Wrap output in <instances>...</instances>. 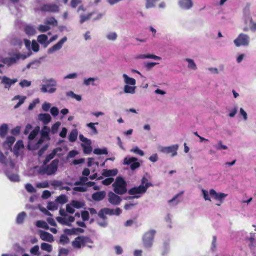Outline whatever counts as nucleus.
Segmentation results:
<instances>
[{"instance_id":"f257e3e1","label":"nucleus","mask_w":256,"mask_h":256,"mask_svg":"<svg viewBox=\"0 0 256 256\" xmlns=\"http://www.w3.org/2000/svg\"><path fill=\"white\" fill-rule=\"evenodd\" d=\"M93 241L88 236H80L74 239L72 242L73 247L75 248L80 249L82 247L88 246L89 248H93L92 244Z\"/></svg>"},{"instance_id":"f03ea898","label":"nucleus","mask_w":256,"mask_h":256,"mask_svg":"<svg viewBox=\"0 0 256 256\" xmlns=\"http://www.w3.org/2000/svg\"><path fill=\"white\" fill-rule=\"evenodd\" d=\"M114 192L118 195H124L128 192L127 184L122 177H118L112 184Z\"/></svg>"},{"instance_id":"7ed1b4c3","label":"nucleus","mask_w":256,"mask_h":256,"mask_svg":"<svg viewBox=\"0 0 256 256\" xmlns=\"http://www.w3.org/2000/svg\"><path fill=\"white\" fill-rule=\"evenodd\" d=\"M156 232L154 230L146 232L143 236L142 241L144 246L146 248H150L153 244Z\"/></svg>"},{"instance_id":"20e7f679","label":"nucleus","mask_w":256,"mask_h":256,"mask_svg":"<svg viewBox=\"0 0 256 256\" xmlns=\"http://www.w3.org/2000/svg\"><path fill=\"white\" fill-rule=\"evenodd\" d=\"M60 163L58 159H56L54 160L50 164L47 166L44 169V171L46 174L48 176H52L58 170V166Z\"/></svg>"},{"instance_id":"39448f33","label":"nucleus","mask_w":256,"mask_h":256,"mask_svg":"<svg viewBox=\"0 0 256 256\" xmlns=\"http://www.w3.org/2000/svg\"><path fill=\"white\" fill-rule=\"evenodd\" d=\"M26 58V56H22L20 54H16L12 57L4 58V63L8 66H10L16 64L20 58L25 60Z\"/></svg>"},{"instance_id":"423d86ee","label":"nucleus","mask_w":256,"mask_h":256,"mask_svg":"<svg viewBox=\"0 0 256 256\" xmlns=\"http://www.w3.org/2000/svg\"><path fill=\"white\" fill-rule=\"evenodd\" d=\"M234 42L238 47L241 46H247L249 44V37L246 34H242L234 40Z\"/></svg>"},{"instance_id":"0eeeda50","label":"nucleus","mask_w":256,"mask_h":256,"mask_svg":"<svg viewBox=\"0 0 256 256\" xmlns=\"http://www.w3.org/2000/svg\"><path fill=\"white\" fill-rule=\"evenodd\" d=\"M40 10L42 12L56 13L60 12V9L56 4H46L41 7Z\"/></svg>"},{"instance_id":"6e6552de","label":"nucleus","mask_w":256,"mask_h":256,"mask_svg":"<svg viewBox=\"0 0 256 256\" xmlns=\"http://www.w3.org/2000/svg\"><path fill=\"white\" fill-rule=\"evenodd\" d=\"M246 240L249 242V247L252 254L256 256V234L250 233V238H247Z\"/></svg>"},{"instance_id":"1a4fd4ad","label":"nucleus","mask_w":256,"mask_h":256,"mask_svg":"<svg viewBox=\"0 0 256 256\" xmlns=\"http://www.w3.org/2000/svg\"><path fill=\"white\" fill-rule=\"evenodd\" d=\"M116 194L112 192L108 194V202L114 206L119 205L122 201L121 198Z\"/></svg>"},{"instance_id":"9d476101","label":"nucleus","mask_w":256,"mask_h":256,"mask_svg":"<svg viewBox=\"0 0 256 256\" xmlns=\"http://www.w3.org/2000/svg\"><path fill=\"white\" fill-rule=\"evenodd\" d=\"M146 193L144 186L140 185L139 186H135L128 190V194L131 196H138L137 194H143Z\"/></svg>"},{"instance_id":"9b49d317","label":"nucleus","mask_w":256,"mask_h":256,"mask_svg":"<svg viewBox=\"0 0 256 256\" xmlns=\"http://www.w3.org/2000/svg\"><path fill=\"white\" fill-rule=\"evenodd\" d=\"M2 79V84L4 86V88L8 90H10L11 86L18 82V80L16 78L12 80L6 76H4Z\"/></svg>"},{"instance_id":"f8f14e48","label":"nucleus","mask_w":256,"mask_h":256,"mask_svg":"<svg viewBox=\"0 0 256 256\" xmlns=\"http://www.w3.org/2000/svg\"><path fill=\"white\" fill-rule=\"evenodd\" d=\"M68 39L66 37H64L62 38L58 43L54 44L48 50V53L52 54L53 52L60 50L62 48L64 43Z\"/></svg>"},{"instance_id":"ddd939ff","label":"nucleus","mask_w":256,"mask_h":256,"mask_svg":"<svg viewBox=\"0 0 256 256\" xmlns=\"http://www.w3.org/2000/svg\"><path fill=\"white\" fill-rule=\"evenodd\" d=\"M210 194L211 196H214V199L220 202L221 203L224 202V198L228 196V194L224 193H217L214 189H212L210 190Z\"/></svg>"},{"instance_id":"4468645a","label":"nucleus","mask_w":256,"mask_h":256,"mask_svg":"<svg viewBox=\"0 0 256 256\" xmlns=\"http://www.w3.org/2000/svg\"><path fill=\"white\" fill-rule=\"evenodd\" d=\"M40 238L44 241L50 243L54 241L53 236L48 232L41 230L40 231Z\"/></svg>"},{"instance_id":"2eb2a0df","label":"nucleus","mask_w":256,"mask_h":256,"mask_svg":"<svg viewBox=\"0 0 256 256\" xmlns=\"http://www.w3.org/2000/svg\"><path fill=\"white\" fill-rule=\"evenodd\" d=\"M178 146H173L169 147L163 148L162 150V152L166 154H172V157L177 155L178 152Z\"/></svg>"},{"instance_id":"dca6fc26","label":"nucleus","mask_w":256,"mask_h":256,"mask_svg":"<svg viewBox=\"0 0 256 256\" xmlns=\"http://www.w3.org/2000/svg\"><path fill=\"white\" fill-rule=\"evenodd\" d=\"M178 4L180 7L184 10H190L194 5L192 0H180Z\"/></svg>"},{"instance_id":"f3484780","label":"nucleus","mask_w":256,"mask_h":256,"mask_svg":"<svg viewBox=\"0 0 256 256\" xmlns=\"http://www.w3.org/2000/svg\"><path fill=\"white\" fill-rule=\"evenodd\" d=\"M61 151H62V148H58L54 149L51 154L46 156V159L44 162V164L46 165V164H48L55 157V156L58 152Z\"/></svg>"},{"instance_id":"a211bd4d","label":"nucleus","mask_w":256,"mask_h":256,"mask_svg":"<svg viewBox=\"0 0 256 256\" xmlns=\"http://www.w3.org/2000/svg\"><path fill=\"white\" fill-rule=\"evenodd\" d=\"M106 194L104 191L96 192L92 194V198L96 202L102 200L106 196Z\"/></svg>"},{"instance_id":"6ab92c4d","label":"nucleus","mask_w":256,"mask_h":256,"mask_svg":"<svg viewBox=\"0 0 256 256\" xmlns=\"http://www.w3.org/2000/svg\"><path fill=\"white\" fill-rule=\"evenodd\" d=\"M38 118L44 125L48 124L52 120V117L48 114H40Z\"/></svg>"},{"instance_id":"aec40b11","label":"nucleus","mask_w":256,"mask_h":256,"mask_svg":"<svg viewBox=\"0 0 256 256\" xmlns=\"http://www.w3.org/2000/svg\"><path fill=\"white\" fill-rule=\"evenodd\" d=\"M48 36L46 34H41L38 37V42L42 45L44 46V48L48 46L47 45L48 42Z\"/></svg>"},{"instance_id":"412c9836","label":"nucleus","mask_w":256,"mask_h":256,"mask_svg":"<svg viewBox=\"0 0 256 256\" xmlns=\"http://www.w3.org/2000/svg\"><path fill=\"white\" fill-rule=\"evenodd\" d=\"M137 58L139 59L150 58L154 59V60H162V58L154 54H141L138 56Z\"/></svg>"},{"instance_id":"4be33fe9","label":"nucleus","mask_w":256,"mask_h":256,"mask_svg":"<svg viewBox=\"0 0 256 256\" xmlns=\"http://www.w3.org/2000/svg\"><path fill=\"white\" fill-rule=\"evenodd\" d=\"M118 174L117 169H114L111 170H104L103 175L106 177L114 176Z\"/></svg>"},{"instance_id":"5701e85b","label":"nucleus","mask_w":256,"mask_h":256,"mask_svg":"<svg viewBox=\"0 0 256 256\" xmlns=\"http://www.w3.org/2000/svg\"><path fill=\"white\" fill-rule=\"evenodd\" d=\"M123 77L124 79V82H126V84H127V85H130V86H134L136 85V80L134 78H130L126 74H124L123 75Z\"/></svg>"},{"instance_id":"b1692460","label":"nucleus","mask_w":256,"mask_h":256,"mask_svg":"<svg viewBox=\"0 0 256 256\" xmlns=\"http://www.w3.org/2000/svg\"><path fill=\"white\" fill-rule=\"evenodd\" d=\"M45 24L48 26H56L58 25V22L54 17H50L46 19Z\"/></svg>"},{"instance_id":"393cba45","label":"nucleus","mask_w":256,"mask_h":256,"mask_svg":"<svg viewBox=\"0 0 256 256\" xmlns=\"http://www.w3.org/2000/svg\"><path fill=\"white\" fill-rule=\"evenodd\" d=\"M8 132V126L6 124H2L0 128V136L2 138H4Z\"/></svg>"},{"instance_id":"a878e982","label":"nucleus","mask_w":256,"mask_h":256,"mask_svg":"<svg viewBox=\"0 0 256 256\" xmlns=\"http://www.w3.org/2000/svg\"><path fill=\"white\" fill-rule=\"evenodd\" d=\"M36 226L38 228H42L46 230H48L50 229L48 224L43 220H38L36 222Z\"/></svg>"},{"instance_id":"bb28decb","label":"nucleus","mask_w":256,"mask_h":256,"mask_svg":"<svg viewBox=\"0 0 256 256\" xmlns=\"http://www.w3.org/2000/svg\"><path fill=\"white\" fill-rule=\"evenodd\" d=\"M6 175L8 178L12 181L14 182H18L20 181V176L17 174L6 173Z\"/></svg>"},{"instance_id":"cd10ccee","label":"nucleus","mask_w":256,"mask_h":256,"mask_svg":"<svg viewBox=\"0 0 256 256\" xmlns=\"http://www.w3.org/2000/svg\"><path fill=\"white\" fill-rule=\"evenodd\" d=\"M71 206L74 208L78 209L85 206V204L84 202L78 200H72L71 202Z\"/></svg>"},{"instance_id":"c85d7f7f","label":"nucleus","mask_w":256,"mask_h":256,"mask_svg":"<svg viewBox=\"0 0 256 256\" xmlns=\"http://www.w3.org/2000/svg\"><path fill=\"white\" fill-rule=\"evenodd\" d=\"M26 216V213L24 212L19 214L16 218V222L18 224H22L24 222Z\"/></svg>"},{"instance_id":"c756f323","label":"nucleus","mask_w":256,"mask_h":256,"mask_svg":"<svg viewBox=\"0 0 256 256\" xmlns=\"http://www.w3.org/2000/svg\"><path fill=\"white\" fill-rule=\"evenodd\" d=\"M56 202L61 204H65L68 202V198L66 195H61L56 198Z\"/></svg>"},{"instance_id":"7c9ffc66","label":"nucleus","mask_w":256,"mask_h":256,"mask_svg":"<svg viewBox=\"0 0 256 256\" xmlns=\"http://www.w3.org/2000/svg\"><path fill=\"white\" fill-rule=\"evenodd\" d=\"M136 86H130L128 85H126L124 88V92L126 94H134L136 92Z\"/></svg>"},{"instance_id":"2f4dec72","label":"nucleus","mask_w":256,"mask_h":256,"mask_svg":"<svg viewBox=\"0 0 256 256\" xmlns=\"http://www.w3.org/2000/svg\"><path fill=\"white\" fill-rule=\"evenodd\" d=\"M41 249L42 250L46 251L48 252H51L52 250V246L50 244L42 243L41 244Z\"/></svg>"},{"instance_id":"473e14b6","label":"nucleus","mask_w":256,"mask_h":256,"mask_svg":"<svg viewBox=\"0 0 256 256\" xmlns=\"http://www.w3.org/2000/svg\"><path fill=\"white\" fill-rule=\"evenodd\" d=\"M78 134L77 131L73 130L72 132H70L68 136L69 140L72 142H75L78 138Z\"/></svg>"},{"instance_id":"72a5a7b5","label":"nucleus","mask_w":256,"mask_h":256,"mask_svg":"<svg viewBox=\"0 0 256 256\" xmlns=\"http://www.w3.org/2000/svg\"><path fill=\"white\" fill-rule=\"evenodd\" d=\"M26 34L29 36H33L36 33V30L32 26H28L25 28Z\"/></svg>"},{"instance_id":"f704fd0d","label":"nucleus","mask_w":256,"mask_h":256,"mask_svg":"<svg viewBox=\"0 0 256 256\" xmlns=\"http://www.w3.org/2000/svg\"><path fill=\"white\" fill-rule=\"evenodd\" d=\"M160 0H146V8H154L156 2Z\"/></svg>"},{"instance_id":"c9c22d12","label":"nucleus","mask_w":256,"mask_h":256,"mask_svg":"<svg viewBox=\"0 0 256 256\" xmlns=\"http://www.w3.org/2000/svg\"><path fill=\"white\" fill-rule=\"evenodd\" d=\"M81 146L84 149V152L85 154H91L92 148L91 146V145H86L84 144H82Z\"/></svg>"},{"instance_id":"e433bc0d","label":"nucleus","mask_w":256,"mask_h":256,"mask_svg":"<svg viewBox=\"0 0 256 256\" xmlns=\"http://www.w3.org/2000/svg\"><path fill=\"white\" fill-rule=\"evenodd\" d=\"M94 153L95 154L97 155H102V154H108V152L106 148H96L94 151Z\"/></svg>"},{"instance_id":"4c0bfd02","label":"nucleus","mask_w":256,"mask_h":256,"mask_svg":"<svg viewBox=\"0 0 256 256\" xmlns=\"http://www.w3.org/2000/svg\"><path fill=\"white\" fill-rule=\"evenodd\" d=\"M186 62L188 63V67L189 68H190L193 70H196L197 69V66L196 64L194 63V61L190 58H186Z\"/></svg>"},{"instance_id":"58836bf2","label":"nucleus","mask_w":256,"mask_h":256,"mask_svg":"<svg viewBox=\"0 0 256 256\" xmlns=\"http://www.w3.org/2000/svg\"><path fill=\"white\" fill-rule=\"evenodd\" d=\"M38 30L41 32H46L50 30V28L48 25H40L38 28Z\"/></svg>"},{"instance_id":"ea45409f","label":"nucleus","mask_w":256,"mask_h":256,"mask_svg":"<svg viewBox=\"0 0 256 256\" xmlns=\"http://www.w3.org/2000/svg\"><path fill=\"white\" fill-rule=\"evenodd\" d=\"M106 215H108V214H106V211L104 208H102L98 214V216L104 221L106 220H107V217H106Z\"/></svg>"},{"instance_id":"a19ab883","label":"nucleus","mask_w":256,"mask_h":256,"mask_svg":"<svg viewBox=\"0 0 256 256\" xmlns=\"http://www.w3.org/2000/svg\"><path fill=\"white\" fill-rule=\"evenodd\" d=\"M92 16V13H90V14H88L87 15H82V16H80V24H83L85 22L89 20L91 18Z\"/></svg>"},{"instance_id":"79ce46f5","label":"nucleus","mask_w":256,"mask_h":256,"mask_svg":"<svg viewBox=\"0 0 256 256\" xmlns=\"http://www.w3.org/2000/svg\"><path fill=\"white\" fill-rule=\"evenodd\" d=\"M70 242L69 238L64 234L61 236L60 238V243L63 245L68 244Z\"/></svg>"},{"instance_id":"37998d69","label":"nucleus","mask_w":256,"mask_h":256,"mask_svg":"<svg viewBox=\"0 0 256 256\" xmlns=\"http://www.w3.org/2000/svg\"><path fill=\"white\" fill-rule=\"evenodd\" d=\"M39 130H37L36 128L33 130L30 134L28 136V138L30 140H34L37 135L38 134Z\"/></svg>"},{"instance_id":"c03bdc74","label":"nucleus","mask_w":256,"mask_h":256,"mask_svg":"<svg viewBox=\"0 0 256 256\" xmlns=\"http://www.w3.org/2000/svg\"><path fill=\"white\" fill-rule=\"evenodd\" d=\"M16 142V138L14 136H9L6 138V142L9 147H12Z\"/></svg>"},{"instance_id":"a18cd8bd","label":"nucleus","mask_w":256,"mask_h":256,"mask_svg":"<svg viewBox=\"0 0 256 256\" xmlns=\"http://www.w3.org/2000/svg\"><path fill=\"white\" fill-rule=\"evenodd\" d=\"M79 138L80 141L84 143V144L86 145L92 144L91 141L90 140L88 139L87 138H85L82 134H80Z\"/></svg>"},{"instance_id":"49530a36","label":"nucleus","mask_w":256,"mask_h":256,"mask_svg":"<svg viewBox=\"0 0 256 256\" xmlns=\"http://www.w3.org/2000/svg\"><path fill=\"white\" fill-rule=\"evenodd\" d=\"M32 48L35 52H37L40 50V46L36 40L32 41Z\"/></svg>"},{"instance_id":"de8ad7c7","label":"nucleus","mask_w":256,"mask_h":256,"mask_svg":"<svg viewBox=\"0 0 256 256\" xmlns=\"http://www.w3.org/2000/svg\"><path fill=\"white\" fill-rule=\"evenodd\" d=\"M215 148L218 150H227L228 146L222 144V141L218 142V144L214 146Z\"/></svg>"},{"instance_id":"09e8293b","label":"nucleus","mask_w":256,"mask_h":256,"mask_svg":"<svg viewBox=\"0 0 256 256\" xmlns=\"http://www.w3.org/2000/svg\"><path fill=\"white\" fill-rule=\"evenodd\" d=\"M138 160V158H126L124 159V164L126 165H130L132 164L134 162H136Z\"/></svg>"},{"instance_id":"8fccbe9b","label":"nucleus","mask_w":256,"mask_h":256,"mask_svg":"<svg viewBox=\"0 0 256 256\" xmlns=\"http://www.w3.org/2000/svg\"><path fill=\"white\" fill-rule=\"evenodd\" d=\"M36 188H44L49 187V184L47 181L36 184Z\"/></svg>"},{"instance_id":"3c124183","label":"nucleus","mask_w":256,"mask_h":256,"mask_svg":"<svg viewBox=\"0 0 256 256\" xmlns=\"http://www.w3.org/2000/svg\"><path fill=\"white\" fill-rule=\"evenodd\" d=\"M183 194H184V192H180V193L178 194H176V196H174V198L172 199L171 200H170L168 201V203H169V204H171V203H172V202H176V204H178L179 203V202H180V200H177V198H178L179 196H182Z\"/></svg>"},{"instance_id":"603ef678","label":"nucleus","mask_w":256,"mask_h":256,"mask_svg":"<svg viewBox=\"0 0 256 256\" xmlns=\"http://www.w3.org/2000/svg\"><path fill=\"white\" fill-rule=\"evenodd\" d=\"M46 85L48 88L50 86L56 87V81L52 79V78H51V79H50V80H48L46 82Z\"/></svg>"},{"instance_id":"864d4df0","label":"nucleus","mask_w":256,"mask_h":256,"mask_svg":"<svg viewBox=\"0 0 256 256\" xmlns=\"http://www.w3.org/2000/svg\"><path fill=\"white\" fill-rule=\"evenodd\" d=\"M26 189L30 193L36 192V190L31 184H27L26 185Z\"/></svg>"},{"instance_id":"5fc2aeb1","label":"nucleus","mask_w":256,"mask_h":256,"mask_svg":"<svg viewBox=\"0 0 256 256\" xmlns=\"http://www.w3.org/2000/svg\"><path fill=\"white\" fill-rule=\"evenodd\" d=\"M82 217L84 222H86L90 219V214L88 211H82Z\"/></svg>"},{"instance_id":"6e6d98bb","label":"nucleus","mask_w":256,"mask_h":256,"mask_svg":"<svg viewBox=\"0 0 256 256\" xmlns=\"http://www.w3.org/2000/svg\"><path fill=\"white\" fill-rule=\"evenodd\" d=\"M50 132V129L46 126H44L42 130V136H48V134Z\"/></svg>"},{"instance_id":"4d7b16f0","label":"nucleus","mask_w":256,"mask_h":256,"mask_svg":"<svg viewBox=\"0 0 256 256\" xmlns=\"http://www.w3.org/2000/svg\"><path fill=\"white\" fill-rule=\"evenodd\" d=\"M114 182V178H108L102 182V183L104 186H109Z\"/></svg>"},{"instance_id":"13d9d810","label":"nucleus","mask_w":256,"mask_h":256,"mask_svg":"<svg viewBox=\"0 0 256 256\" xmlns=\"http://www.w3.org/2000/svg\"><path fill=\"white\" fill-rule=\"evenodd\" d=\"M98 122H96V123H90V124H87V126L92 130L93 131V132L94 134H98V132L96 128L94 126V125L95 124H97L98 125Z\"/></svg>"},{"instance_id":"bf43d9fd","label":"nucleus","mask_w":256,"mask_h":256,"mask_svg":"<svg viewBox=\"0 0 256 256\" xmlns=\"http://www.w3.org/2000/svg\"><path fill=\"white\" fill-rule=\"evenodd\" d=\"M39 250H40V247L38 246H34L31 250H30V253L34 255H39Z\"/></svg>"},{"instance_id":"052dcab7","label":"nucleus","mask_w":256,"mask_h":256,"mask_svg":"<svg viewBox=\"0 0 256 256\" xmlns=\"http://www.w3.org/2000/svg\"><path fill=\"white\" fill-rule=\"evenodd\" d=\"M82 3L81 0H72L71 1V6L73 8H76L80 4Z\"/></svg>"},{"instance_id":"680f3d73","label":"nucleus","mask_w":256,"mask_h":256,"mask_svg":"<svg viewBox=\"0 0 256 256\" xmlns=\"http://www.w3.org/2000/svg\"><path fill=\"white\" fill-rule=\"evenodd\" d=\"M56 220L60 224L69 226L68 222L65 218H63L62 217H58L56 218Z\"/></svg>"},{"instance_id":"e2e57ef3","label":"nucleus","mask_w":256,"mask_h":256,"mask_svg":"<svg viewBox=\"0 0 256 256\" xmlns=\"http://www.w3.org/2000/svg\"><path fill=\"white\" fill-rule=\"evenodd\" d=\"M136 218H135L134 220H127L124 224V226L126 227H129L132 226L134 224H136Z\"/></svg>"},{"instance_id":"0e129e2a","label":"nucleus","mask_w":256,"mask_h":256,"mask_svg":"<svg viewBox=\"0 0 256 256\" xmlns=\"http://www.w3.org/2000/svg\"><path fill=\"white\" fill-rule=\"evenodd\" d=\"M68 96H72L74 98L76 99L78 101H80L82 100V96L76 94L72 92H70L67 94Z\"/></svg>"},{"instance_id":"69168bd1","label":"nucleus","mask_w":256,"mask_h":256,"mask_svg":"<svg viewBox=\"0 0 256 256\" xmlns=\"http://www.w3.org/2000/svg\"><path fill=\"white\" fill-rule=\"evenodd\" d=\"M24 147V145L22 140H18L14 146V148L18 150H20Z\"/></svg>"},{"instance_id":"338daca9","label":"nucleus","mask_w":256,"mask_h":256,"mask_svg":"<svg viewBox=\"0 0 256 256\" xmlns=\"http://www.w3.org/2000/svg\"><path fill=\"white\" fill-rule=\"evenodd\" d=\"M20 85L22 88L28 87L31 85V82L28 81L27 80H23L20 83Z\"/></svg>"},{"instance_id":"774afa93","label":"nucleus","mask_w":256,"mask_h":256,"mask_svg":"<svg viewBox=\"0 0 256 256\" xmlns=\"http://www.w3.org/2000/svg\"><path fill=\"white\" fill-rule=\"evenodd\" d=\"M117 34L116 32L110 33L107 36V38L110 40H115L117 38Z\"/></svg>"}]
</instances>
